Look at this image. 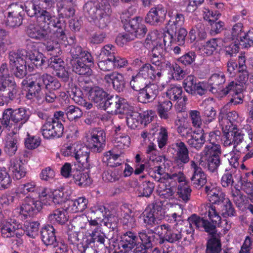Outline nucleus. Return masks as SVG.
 <instances>
[{"label":"nucleus","instance_id":"nucleus-1","mask_svg":"<svg viewBox=\"0 0 253 253\" xmlns=\"http://www.w3.org/2000/svg\"><path fill=\"white\" fill-rule=\"evenodd\" d=\"M66 23L64 21L58 19L55 17L52 19H46L42 23L38 22L37 24H30L26 29V33L30 38L39 41L50 39H57L60 42L72 44L75 40L74 37H71L68 40L65 34Z\"/></svg>","mask_w":253,"mask_h":253},{"label":"nucleus","instance_id":"nucleus-2","mask_svg":"<svg viewBox=\"0 0 253 253\" xmlns=\"http://www.w3.org/2000/svg\"><path fill=\"white\" fill-rule=\"evenodd\" d=\"M163 216L162 207L161 205L157 203H152L148 206L142 213V217L145 226L146 228V233L147 235L154 236L157 239L155 246L163 244L168 242V239L165 231L164 233L161 229H157L155 231L157 226H160V221Z\"/></svg>","mask_w":253,"mask_h":253},{"label":"nucleus","instance_id":"nucleus-3","mask_svg":"<svg viewBox=\"0 0 253 253\" xmlns=\"http://www.w3.org/2000/svg\"><path fill=\"white\" fill-rule=\"evenodd\" d=\"M204 207L206 212L208 213V216L211 222L194 214L188 218V221L190 223L191 225H194L196 228L199 229H204L205 231L209 233L211 236L214 234H218L216 228V224H220V226H222L223 223L225 222L226 226L224 228L227 230L230 228V224L228 225L226 220H223L222 222H221V217L216 211L215 207L210 205L204 206Z\"/></svg>","mask_w":253,"mask_h":253},{"label":"nucleus","instance_id":"nucleus-4","mask_svg":"<svg viewBox=\"0 0 253 253\" xmlns=\"http://www.w3.org/2000/svg\"><path fill=\"white\" fill-rule=\"evenodd\" d=\"M9 75L7 65L2 63L0 67V97L7 102L18 98L19 95V87Z\"/></svg>","mask_w":253,"mask_h":253},{"label":"nucleus","instance_id":"nucleus-5","mask_svg":"<svg viewBox=\"0 0 253 253\" xmlns=\"http://www.w3.org/2000/svg\"><path fill=\"white\" fill-rule=\"evenodd\" d=\"M103 7L98 1L95 0L87 2L84 6V10L88 16L94 20L95 25L100 29L106 28L110 22V9L108 7L107 12Z\"/></svg>","mask_w":253,"mask_h":253},{"label":"nucleus","instance_id":"nucleus-6","mask_svg":"<svg viewBox=\"0 0 253 253\" xmlns=\"http://www.w3.org/2000/svg\"><path fill=\"white\" fill-rule=\"evenodd\" d=\"M25 50L11 51L8 54L10 71L18 79L24 78L27 74L26 62L23 58Z\"/></svg>","mask_w":253,"mask_h":253},{"label":"nucleus","instance_id":"nucleus-7","mask_svg":"<svg viewBox=\"0 0 253 253\" xmlns=\"http://www.w3.org/2000/svg\"><path fill=\"white\" fill-rule=\"evenodd\" d=\"M22 84L26 85L25 98L28 100L36 99L38 100L39 98L43 96L42 92L44 90L43 84L41 76V74H34L32 76L29 82L24 80Z\"/></svg>","mask_w":253,"mask_h":253},{"label":"nucleus","instance_id":"nucleus-8","mask_svg":"<svg viewBox=\"0 0 253 253\" xmlns=\"http://www.w3.org/2000/svg\"><path fill=\"white\" fill-rule=\"evenodd\" d=\"M104 110L112 114H123L129 112L131 105L126 100L118 95H108L102 106Z\"/></svg>","mask_w":253,"mask_h":253},{"label":"nucleus","instance_id":"nucleus-9","mask_svg":"<svg viewBox=\"0 0 253 253\" xmlns=\"http://www.w3.org/2000/svg\"><path fill=\"white\" fill-rule=\"evenodd\" d=\"M106 140L105 131L100 128H95L91 131L88 138V146L92 152L100 153L105 148Z\"/></svg>","mask_w":253,"mask_h":253},{"label":"nucleus","instance_id":"nucleus-10","mask_svg":"<svg viewBox=\"0 0 253 253\" xmlns=\"http://www.w3.org/2000/svg\"><path fill=\"white\" fill-rule=\"evenodd\" d=\"M244 133L242 130L238 129L236 126H226L223 130V134L221 140L224 146L233 145L235 148L237 145L241 143L243 140Z\"/></svg>","mask_w":253,"mask_h":253},{"label":"nucleus","instance_id":"nucleus-11","mask_svg":"<svg viewBox=\"0 0 253 253\" xmlns=\"http://www.w3.org/2000/svg\"><path fill=\"white\" fill-rule=\"evenodd\" d=\"M183 87L185 91L193 96H202L206 94L208 84L204 82H197L196 78L193 76H188L183 81Z\"/></svg>","mask_w":253,"mask_h":253},{"label":"nucleus","instance_id":"nucleus-12","mask_svg":"<svg viewBox=\"0 0 253 253\" xmlns=\"http://www.w3.org/2000/svg\"><path fill=\"white\" fill-rule=\"evenodd\" d=\"M125 30L128 32L133 40L135 38L141 39L147 32V28L143 23L142 18L140 17L133 18L129 23L125 25Z\"/></svg>","mask_w":253,"mask_h":253},{"label":"nucleus","instance_id":"nucleus-13","mask_svg":"<svg viewBox=\"0 0 253 253\" xmlns=\"http://www.w3.org/2000/svg\"><path fill=\"white\" fill-rule=\"evenodd\" d=\"M93 61L92 56L87 57L82 59L70 60V64L73 72L74 73L80 75L89 77L92 74L91 67L93 65Z\"/></svg>","mask_w":253,"mask_h":253},{"label":"nucleus","instance_id":"nucleus-14","mask_svg":"<svg viewBox=\"0 0 253 253\" xmlns=\"http://www.w3.org/2000/svg\"><path fill=\"white\" fill-rule=\"evenodd\" d=\"M26 45L27 49L29 50V51L26 52V58L28 59L31 64H33L37 69L42 70V67L45 63L46 57L42 53L35 49L36 47L35 44L31 40H26ZM25 52H26V51Z\"/></svg>","mask_w":253,"mask_h":253},{"label":"nucleus","instance_id":"nucleus-15","mask_svg":"<svg viewBox=\"0 0 253 253\" xmlns=\"http://www.w3.org/2000/svg\"><path fill=\"white\" fill-rule=\"evenodd\" d=\"M167 13L164 6L158 5L150 9L145 17V22L152 26L160 25L164 22Z\"/></svg>","mask_w":253,"mask_h":253},{"label":"nucleus","instance_id":"nucleus-16","mask_svg":"<svg viewBox=\"0 0 253 253\" xmlns=\"http://www.w3.org/2000/svg\"><path fill=\"white\" fill-rule=\"evenodd\" d=\"M64 126L61 122H58L52 119L48 123H45L41 128L42 133L44 138H59L63 133Z\"/></svg>","mask_w":253,"mask_h":253},{"label":"nucleus","instance_id":"nucleus-17","mask_svg":"<svg viewBox=\"0 0 253 253\" xmlns=\"http://www.w3.org/2000/svg\"><path fill=\"white\" fill-rule=\"evenodd\" d=\"M147 235L146 230L139 232L138 236L141 242H138L135 246L133 253H147V250L155 246L157 239L154 236Z\"/></svg>","mask_w":253,"mask_h":253},{"label":"nucleus","instance_id":"nucleus-18","mask_svg":"<svg viewBox=\"0 0 253 253\" xmlns=\"http://www.w3.org/2000/svg\"><path fill=\"white\" fill-rule=\"evenodd\" d=\"M41 201L35 199V197L26 196L24 203L21 206L20 213L26 217L33 216L42 209Z\"/></svg>","mask_w":253,"mask_h":253},{"label":"nucleus","instance_id":"nucleus-19","mask_svg":"<svg viewBox=\"0 0 253 253\" xmlns=\"http://www.w3.org/2000/svg\"><path fill=\"white\" fill-rule=\"evenodd\" d=\"M25 6V11L27 15L31 17L35 16L37 18V22L42 23L46 19L48 21L50 18L52 19V17H55L50 12L42 9L39 6L35 4L31 1L27 2Z\"/></svg>","mask_w":253,"mask_h":253},{"label":"nucleus","instance_id":"nucleus-20","mask_svg":"<svg viewBox=\"0 0 253 253\" xmlns=\"http://www.w3.org/2000/svg\"><path fill=\"white\" fill-rule=\"evenodd\" d=\"M172 148L175 150L174 158V162L178 166H183L188 163L190 160L189 152L186 145L180 140H177L172 145Z\"/></svg>","mask_w":253,"mask_h":253},{"label":"nucleus","instance_id":"nucleus-21","mask_svg":"<svg viewBox=\"0 0 253 253\" xmlns=\"http://www.w3.org/2000/svg\"><path fill=\"white\" fill-rule=\"evenodd\" d=\"M165 67H159L150 63L143 64L139 69L138 73L142 76L148 83L160 79L162 76V70Z\"/></svg>","mask_w":253,"mask_h":253},{"label":"nucleus","instance_id":"nucleus-22","mask_svg":"<svg viewBox=\"0 0 253 253\" xmlns=\"http://www.w3.org/2000/svg\"><path fill=\"white\" fill-rule=\"evenodd\" d=\"M166 47L160 41L155 42V44L151 51L150 61L151 64L159 67H165L169 65L170 62L167 61L163 54Z\"/></svg>","mask_w":253,"mask_h":253},{"label":"nucleus","instance_id":"nucleus-23","mask_svg":"<svg viewBox=\"0 0 253 253\" xmlns=\"http://www.w3.org/2000/svg\"><path fill=\"white\" fill-rule=\"evenodd\" d=\"M191 167L193 169V175L190 179L191 184L197 189H200L207 182V175L202 168L194 161L191 162Z\"/></svg>","mask_w":253,"mask_h":253},{"label":"nucleus","instance_id":"nucleus-24","mask_svg":"<svg viewBox=\"0 0 253 253\" xmlns=\"http://www.w3.org/2000/svg\"><path fill=\"white\" fill-rule=\"evenodd\" d=\"M159 93V86L154 84H147L146 86L139 92L138 100L143 103L153 101Z\"/></svg>","mask_w":253,"mask_h":253},{"label":"nucleus","instance_id":"nucleus-25","mask_svg":"<svg viewBox=\"0 0 253 253\" xmlns=\"http://www.w3.org/2000/svg\"><path fill=\"white\" fill-rule=\"evenodd\" d=\"M204 191L207 195L209 200L212 204H219L225 200V194L221 188L211 183L207 184Z\"/></svg>","mask_w":253,"mask_h":253},{"label":"nucleus","instance_id":"nucleus-26","mask_svg":"<svg viewBox=\"0 0 253 253\" xmlns=\"http://www.w3.org/2000/svg\"><path fill=\"white\" fill-rule=\"evenodd\" d=\"M204 153L207 157V167L208 170L212 172L216 171L222 164L221 150H210L209 152L204 150Z\"/></svg>","mask_w":253,"mask_h":253},{"label":"nucleus","instance_id":"nucleus-27","mask_svg":"<svg viewBox=\"0 0 253 253\" xmlns=\"http://www.w3.org/2000/svg\"><path fill=\"white\" fill-rule=\"evenodd\" d=\"M40 233L42 241L45 246L53 247L58 246V243L55 236V229L53 226H45L41 229Z\"/></svg>","mask_w":253,"mask_h":253},{"label":"nucleus","instance_id":"nucleus-28","mask_svg":"<svg viewBox=\"0 0 253 253\" xmlns=\"http://www.w3.org/2000/svg\"><path fill=\"white\" fill-rule=\"evenodd\" d=\"M104 81L107 83H111L113 88L118 92H123L126 88V82L122 74L118 72H113L104 77Z\"/></svg>","mask_w":253,"mask_h":253},{"label":"nucleus","instance_id":"nucleus-29","mask_svg":"<svg viewBox=\"0 0 253 253\" xmlns=\"http://www.w3.org/2000/svg\"><path fill=\"white\" fill-rule=\"evenodd\" d=\"M86 88V90L88 91L90 99L94 103L99 105L100 107H102V106L105 103L109 94L98 86Z\"/></svg>","mask_w":253,"mask_h":253},{"label":"nucleus","instance_id":"nucleus-30","mask_svg":"<svg viewBox=\"0 0 253 253\" xmlns=\"http://www.w3.org/2000/svg\"><path fill=\"white\" fill-rule=\"evenodd\" d=\"M137 237L135 234L128 231L121 236V240L119 243V248H123L125 252L131 251L137 244Z\"/></svg>","mask_w":253,"mask_h":253},{"label":"nucleus","instance_id":"nucleus-31","mask_svg":"<svg viewBox=\"0 0 253 253\" xmlns=\"http://www.w3.org/2000/svg\"><path fill=\"white\" fill-rule=\"evenodd\" d=\"M157 229H161V231H165L167 237L166 238L168 239V242L169 243L179 242L181 240V231L177 229L171 228L170 226L168 224L157 226L154 230L156 231Z\"/></svg>","mask_w":253,"mask_h":253},{"label":"nucleus","instance_id":"nucleus-32","mask_svg":"<svg viewBox=\"0 0 253 253\" xmlns=\"http://www.w3.org/2000/svg\"><path fill=\"white\" fill-rule=\"evenodd\" d=\"M245 32L243 23L241 22L235 23L232 26L230 33L228 32L225 34V37L223 39L224 42H226L236 40L235 41L239 42V40L243 37Z\"/></svg>","mask_w":253,"mask_h":253},{"label":"nucleus","instance_id":"nucleus-33","mask_svg":"<svg viewBox=\"0 0 253 253\" xmlns=\"http://www.w3.org/2000/svg\"><path fill=\"white\" fill-rule=\"evenodd\" d=\"M44 89L46 90H56L59 89L61 84L55 77L47 73L41 74Z\"/></svg>","mask_w":253,"mask_h":253},{"label":"nucleus","instance_id":"nucleus-34","mask_svg":"<svg viewBox=\"0 0 253 253\" xmlns=\"http://www.w3.org/2000/svg\"><path fill=\"white\" fill-rule=\"evenodd\" d=\"M131 109L127 113H124L126 115V123L128 127L131 129H135L142 125V118L141 113L134 111L133 106L131 105Z\"/></svg>","mask_w":253,"mask_h":253},{"label":"nucleus","instance_id":"nucleus-35","mask_svg":"<svg viewBox=\"0 0 253 253\" xmlns=\"http://www.w3.org/2000/svg\"><path fill=\"white\" fill-rule=\"evenodd\" d=\"M221 246L219 234L213 235L207 242L205 253H220Z\"/></svg>","mask_w":253,"mask_h":253},{"label":"nucleus","instance_id":"nucleus-36","mask_svg":"<svg viewBox=\"0 0 253 253\" xmlns=\"http://www.w3.org/2000/svg\"><path fill=\"white\" fill-rule=\"evenodd\" d=\"M182 87L171 85L167 90L166 96L171 101H177L182 99L183 103H185L188 99L185 95L182 94Z\"/></svg>","mask_w":253,"mask_h":253},{"label":"nucleus","instance_id":"nucleus-37","mask_svg":"<svg viewBox=\"0 0 253 253\" xmlns=\"http://www.w3.org/2000/svg\"><path fill=\"white\" fill-rule=\"evenodd\" d=\"M37 187L35 182L33 181L27 182L24 184H21L18 187L16 191V195H28L27 196L33 197L35 194L38 193L37 191Z\"/></svg>","mask_w":253,"mask_h":253},{"label":"nucleus","instance_id":"nucleus-38","mask_svg":"<svg viewBox=\"0 0 253 253\" xmlns=\"http://www.w3.org/2000/svg\"><path fill=\"white\" fill-rule=\"evenodd\" d=\"M228 109L229 104H227L221 108L218 115V121L220 122L223 120H225L227 123L229 121L231 123V126H235L234 123L238 119V114L234 111L228 112Z\"/></svg>","mask_w":253,"mask_h":253},{"label":"nucleus","instance_id":"nucleus-39","mask_svg":"<svg viewBox=\"0 0 253 253\" xmlns=\"http://www.w3.org/2000/svg\"><path fill=\"white\" fill-rule=\"evenodd\" d=\"M72 175L74 182L79 186L84 187L91 183V179L87 172L73 169Z\"/></svg>","mask_w":253,"mask_h":253},{"label":"nucleus","instance_id":"nucleus-40","mask_svg":"<svg viewBox=\"0 0 253 253\" xmlns=\"http://www.w3.org/2000/svg\"><path fill=\"white\" fill-rule=\"evenodd\" d=\"M185 177L184 174L182 172L174 173H165L163 175V177H159L158 181L160 182H164L166 180V182L171 185L174 187L175 184L177 182H181L185 180Z\"/></svg>","mask_w":253,"mask_h":253},{"label":"nucleus","instance_id":"nucleus-41","mask_svg":"<svg viewBox=\"0 0 253 253\" xmlns=\"http://www.w3.org/2000/svg\"><path fill=\"white\" fill-rule=\"evenodd\" d=\"M48 220L53 224H64L68 220L67 212L64 209H58L49 214Z\"/></svg>","mask_w":253,"mask_h":253},{"label":"nucleus","instance_id":"nucleus-42","mask_svg":"<svg viewBox=\"0 0 253 253\" xmlns=\"http://www.w3.org/2000/svg\"><path fill=\"white\" fill-rule=\"evenodd\" d=\"M68 209L72 212H83L87 208L88 200L84 197H80L69 201Z\"/></svg>","mask_w":253,"mask_h":253},{"label":"nucleus","instance_id":"nucleus-43","mask_svg":"<svg viewBox=\"0 0 253 253\" xmlns=\"http://www.w3.org/2000/svg\"><path fill=\"white\" fill-rule=\"evenodd\" d=\"M206 142V134L202 129L200 133H197L192 135L191 138L187 141V144L192 148L197 150H200Z\"/></svg>","mask_w":253,"mask_h":253},{"label":"nucleus","instance_id":"nucleus-44","mask_svg":"<svg viewBox=\"0 0 253 253\" xmlns=\"http://www.w3.org/2000/svg\"><path fill=\"white\" fill-rule=\"evenodd\" d=\"M220 134L219 131L210 132L208 140L209 143L205 146L204 150L209 152L210 150H221L220 146L217 142L220 139Z\"/></svg>","mask_w":253,"mask_h":253},{"label":"nucleus","instance_id":"nucleus-45","mask_svg":"<svg viewBox=\"0 0 253 253\" xmlns=\"http://www.w3.org/2000/svg\"><path fill=\"white\" fill-rule=\"evenodd\" d=\"M168 15L170 19L168 23L169 28L180 27L184 22V15L176 11L169 10L168 11Z\"/></svg>","mask_w":253,"mask_h":253},{"label":"nucleus","instance_id":"nucleus-46","mask_svg":"<svg viewBox=\"0 0 253 253\" xmlns=\"http://www.w3.org/2000/svg\"><path fill=\"white\" fill-rule=\"evenodd\" d=\"M225 82V77L223 74H214L211 75L208 80V85L211 86V91H215L221 89V86Z\"/></svg>","mask_w":253,"mask_h":253},{"label":"nucleus","instance_id":"nucleus-47","mask_svg":"<svg viewBox=\"0 0 253 253\" xmlns=\"http://www.w3.org/2000/svg\"><path fill=\"white\" fill-rule=\"evenodd\" d=\"M10 170L12 172L13 177L17 180L20 179L23 177L26 174L23 164L21 161H13L9 168Z\"/></svg>","mask_w":253,"mask_h":253},{"label":"nucleus","instance_id":"nucleus-48","mask_svg":"<svg viewBox=\"0 0 253 253\" xmlns=\"http://www.w3.org/2000/svg\"><path fill=\"white\" fill-rule=\"evenodd\" d=\"M71 56L70 60L82 59L84 58L91 57V54L87 51L84 50L81 46L74 45L72 46L70 50Z\"/></svg>","mask_w":253,"mask_h":253},{"label":"nucleus","instance_id":"nucleus-49","mask_svg":"<svg viewBox=\"0 0 253 253\" xmlns=\"http://www.w3.org/2000/svg\"><path fill=\"white\" fill-rule=\"evenodd\" d=\"M170 33L173 37L174 42L179 45L183 44L185 37L187 35V31L184 28H169Z\"/></svg>","mask_w":253,"mask_h":253},{"label":"nucleus","instance_id":"nucleus-50","mask_svg":"<svg viewBox=\"0 0 253 253\" xmlns=\"http://www.w3.org/2000/svg\"><path fill=\"white\" fill-rule=\"evenodd\" d=\"M149 83L138 73L135 76L132 77L130 81V85L134 90L140 92Z\"/></svg>","mask_w":253,"mask_h":253},{"label":"nucleus","instance_id":"nucleus-51","mask_svg":"<svg viewBox=\"0 0 253 253\" xmlns=\"http://www.w3.org/2000/svg\"><path fill=\"white\" fill-rule=\"evenodd\" d=\"M155 184L150 181H145L138 187L137 191L139 197H149L152 194Z\"/></svg>","mask_w":253,"mask_h":253},{"label":"nucleus","instance_id":"nucleus-52","mask_svg":"<svg viewBox=\"0 0 253 253\" xmlns=\"http://www.w3.org/2000/svg\"><path fill=\"white\" fill-rule=\"evenodd\" d=\"M38 193L35 194L34 197H35V199L37 200L39 199V201H41L42 206L45 205H51L50 201L49 199H51V196L50 194L49 190L46 188H39L37 187V191Z\"/></svg>","mask_w":253,"mask_h":253},{"label":"nucleus","instance_id":"nucleus-53","mask_svg":"<svg viewBox=\"0 0 253 253\" xmlns=\"http://www.w3.org/2000/svg\"><path fill=\"white\" fill-rule=\"evenodd\" d=\"M172 104L170 100H165L159 102L157 105L158 113L161 119H167L169 118V112L171 110Z\"/></svg>","mask_w":253,"mask_h":253},{"label":"nucleus","instance_id":"nucleus-54","mask_svg":"<svg viewBox=\"0 0 253 253\" xmlns=\"http://www.w3.org/2000/svg\"><path fill=\"white\" fill-rule=\"evenodd\" d=\"M189 227H186L185 229H181L179 231H181V239H183V241L182 242L184 245H189L192 243L194 241V232L193 226L191 225L190 223L188 222Z\"/></svg>","mask_w":253,"mask_h":253},{"label":"nucleus","instance_id":"nucleus-55","mask_svg":"<svg viewBox=\"0 0 253 253\" xmlns=\"http://www.w3.org/2000/svg\"><path fill=\"white\" fill-rule=\"evenodd\" d=\"M202 114L204 123L209 124L215 120L216 112L211 105H207L203 109Z\"/></svg>","mask_w":253,"mask_h":253},{"label":"nucleus","instance_id":"nucleus-56","mask_svg":"<svg viewBox=\"0 0 253 253\" xmlns=\"http://www.w3.org/2000/svg\"><path fill=\"white\" fill-rule=\"evenodd\" d=\"M12 180L5 168H0V190L10 187Z\"/></svg>","mask_w":253,"mask_h":253},{"label":"nucleus","instance_id":"nucleus-57","mask_svg":"<svg viewBox=\"0 0 253 253\" xmlns=\"http://www.w3.org/2000/svg\"><path fill=\"white\" fill-rule=\"evenodd\" d=\"M66 116L70 121L80 118L83 116V112L78 107L70 105L65 109Z\"/></svg>","mask_w":253,"mask_h":253},{"label":"nucleus","instance_id":"nucleus-58","mask_svg":"<svg viewBox=\"0 0 253 253\" xmlns=\"http://www.w3.org/2000/svg\"><path fill=\"white\" fill-rule=\"evenodd\" d=\"M165 67L169 68L171 72L172 78L174 80H179L183 78L185 72L180 66L176 63L171 64L170 63L169 65H165Z\"/></svg>","mask_w":253,"mask_h":253},{"label":"nucleus","instance_id":"nucleus-59","mask_svg":"<svg viewBox=\"0 0 253 253\" xmlns=\"http://www.w3.org/2000/svg\"><path fill=\"white\" fill-rule=\"evenodd\" d=\"M69 96L72 98L74 102L80 104H84V97L82 91L79 87L74 86L71 88V90L68 91Z\"/></svg>","mask_w":253,"mask_h":253},{"label":"nucleus","instance_id":"nucleus-60","mask_svg":"<svg viewBox=\"0 0 253 253\" xmlns=\"http://www.w3.org/2000/svg\"><path fill=\"white\" fill-rule=\"evenodd\" d=\"M191 189L187 185L178 187L177 194L179 201L187 203L189 201L191 196Z\"/></svg>","mask_w":253,"mask_h":253},{"label":"nucleus","instance_id":"nucleus-61","mask_svg":"<svg viewBox=\"0 0 253 253\" xmlns=\"http://www.w3.org/2000/svg\"><path fill=\"white\" fill-rule=\"evenodd\" d=\"M98 229L97 228L94 229L91 234V238L90 239L89 244H91V243L94 244V246L96 245L97 247V249H99L98 247L100 246V248H103L105 246L104 241L105 238L104 235H100L98 232Z\"/></svg>","mask_w":253,"mask_h":253},{"label":"nucleus","instance_id":"nucleus-62","mask_svg":"<svg viewBox=\"0 0 253 253\" xmlns=\"http://www.w3.org/2000/svg\"><path fill=\"white\" fill-rule=\"evenodd\" d=\"M115 51L116 48L114 45L110 44H106L101 48L98 57L114 59V57L116 55Z\"/></svg>","mask_w":253,"mask_h":253},{"label":"nucleus","instance_id":"nucleus-63","mask_svg":"<svg viewBox=\"0 0 253 253\" xmlns=\"http://www.w3.org/2000/svg\"><path fill=\"white\" fill-rule=\"evenodd\" d=\"M15 231L14 227L10 222L3 223L0 225V232L3 238L14 237Z\"/></svg>","mask_w":253,"mask_h":253},{"label":"nucleus","instance_id":"nucleus-64","mask_svg":"<svg viewBox=\"0 0 253 253\" xmlns=\"http://www.w3.org/2000/svg\"><path fill=\"white\" fill-rule=\"evenodd\" d=\"M239 42L245 48L253 46V32L251 31L246 32Z\"/></svg>","mask_w":253,"mask_h":253}]
</instances>
